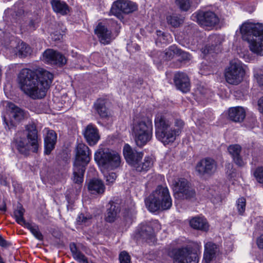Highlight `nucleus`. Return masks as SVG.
<instances>
[{
	"mask_svg": "<svg viewBox=\"0 0 263 263\" xmlns=\"http://www.w3.org/2000/svg\"><path fill=\"white\" fill-rule=\"evenodd\" d=\"M153 165V159L150 157H145L142 162L140 163L138 162L134 167L138 172H146L152 167Z\"/></svg>",
	"mask_w": 263,
	"mask_h": 263,
	"instance_id": "2f4dec72",
	"label": "nucleus"
},
{
	"mask_svg": "<svg viewBox=\"0 0 263 263\" xmlns=\"http://www.w3.org/2000/svg\"><path fill=\"white\" fill-rule=\"evenodd\" d=\"M177 55L179 57L178 60L181 62L189 61L191 60L190 54L187 52L182 51L179 48L178 52L177 53Z\"/></svg>",
	"mask_w": 263,
	"mask_h": 263,
	"instance_id": "37998d69",
	"label": "nucleus"
},
{
	"mask_svg": "<svg viewBox=\"0 0 263 263\" xmlns=\"http://www.w3.org/2000/svg\"><path fill=\"white\" fill-rule=\"evenodd\" d=\"M191 227L194 229L207 231L209 229V224L205 218L201 217H195L190 221Z\"/></svg>",
	"mask_w": 263,
	"mask_h": 263,
	"instance_id": "bb28decb",
	"label": "nucleus"
},
{
	"mask_svg": "<svg viewBox=\"0 0 263 263\" xmlns=\"http://www.w3.org/2000/svg\"><path fill=\"white\" fill-rule=\"evenodd\" d=\"M120 263H131V257L125 251H122L119 256Z\"/></svg>",
	"mask_w": 263,
	"mask_h": 263,
	"instance_id": "c03bdc74",
	"label": "nucleus"
},
{
	"mask_svg": "<svg viewBox=\"0 0 263 263\" xmlns=\"http://www.w3.org/2000/svg\"><path fill=\"white\" fill-rule=\"evenodd\" d=\"M211 194L212 197H213L215 195V194H213V193H211Z\"/></svg>",
	"mask_w": 263,
	"mask_h": 263,
	"instance_id": "052dcab7",
	"label": "nucleus"
},
{
	"mask_svg": "<svg viewBox=\"0 0 263 263\" xmlns=\"http://www.w3.org/2000/svg\"><path fill=\"white\" fill-rule=\"evenodd\" d=\"M241 150V147L237 144L232 145L228 147V151L233 158L234 162L239 166L244 165V162L240 156Z\"/></svg>",
	"mask_w": 263,
	"mask_h": 263,
	"instance_id": "c85d7f7f",
	"label": "nucleus"
},
{
	"mask_svg": "<svg viewBox=\"0 0 263 263\" xmlns=\"http://www.w3.org/2000/svg\"><path fill=\"white\" fill-rule=\"evenodd\" d=\"M120 212V205L112 201H110L106 205V211L105 214V221L109 223L114 222Z\"/></svg>",
	"mask_w": 263,
	"mask_h": 263,
	"instance_id": "6ab92c4d",
	"label": "nucleus"
},
{
	"mask_svg": "<svg viewBox=\"0 0 263 263\" xmlns=\"http://www.w3.org/2000/svg\"><path fill=\"white\" fill-rule=\"evenodd\" d=\"M43 61L47 64L60 67L64 65L67 62V59L63 54L52 49H48L44 52Z\"/></svg>",
	"mask_w": 263,
	"mask_h": 263,
	"instance_id": "4468645a",
	"label": "nucleus"
},
{
	"mask_svg": "<svg viewBox=\"0 0 263 263\" xmlns=\"http://www.w3.org/2000/svg\"><path fill=\"white\" fill-rule=\"evenodd\" d=\"M177 88L183 92H187L190 89V83L187 76L183 72L176 73L174 78Z\"/></svg>",
	"mask_w": 263,
	"mask_h": 263,
	"instance_id": "a211bd4d",
	"label": "nucleus"
},
{
	"mask_svg": "<svg viewBox=\"0 0 263 263\" xmlns=\"http://www.w3.org/2000/svg\"><path fill=\"white\" fill-rule=\"evenodd\" d=\"M254 176L257 182L263 184V167H257L254 172Z\"/></svg>",
	"mask_w": 263,
	"mask_h": 263,
	"instance_id": "79ce46f5",
	"label": "nucleus"
},
{
	"mask_svg": "<svg viewBox=\"0 0 263 263\" xmlns=\"http://www.w3.org/2000/svg\"><path fill=\"white\" fill-rule=\"evenodd\" d=\"M258 106L259 110L263 114V96L258 100Z\"/></svg>",
	"mask_w": 263,
	"mask_h": 263,
	"instance_id": "864d4df0",
	"label": "nucleus"
},
{
	"mask_svg": "<svg viewBox=\"0 0 263 263\" xmlns=\"http://www.w3.org/2000/svg\"><path fill=\"white\" fill-rule=\"evenodd\" d=\"M217 168V163L213 158L206 157L197 162L195 170L200 177H210L214 175Z\"/></svg>",
	"mask_w": 263,
	"mask_h": 263,
	"instance_id": "9b49d317",
	"label": "nucleus"
},
{
	"mask_svg": "<svg viewBox=\"0 0 263 263\" xmlns=\"http://www.w3.org/2000/svg\"><path fill=\"white\" fill-rule=\"evenodd\" d=\"M193 16L196 18L197 22L200 25L206 27L214 26L219 21L218 17L212 11H201Z\"/></svg>",
	"mask_w": 263,
	"mask_h": 263,
	"instance_id": "2eb2a0df",
	"label": "nucleus"
},
{
	"mask_svg": "<svg viewBox=\"0 0 263 263\" xmlns=\"http://www.w3.org/2000/svg\"><path fill=\"white\" fill-rule=\"evenodd\" d=\"M83 133L87 142L90 146L95 145L100 139L98 129L92 124L88 125Z\"/></svg>",
	"mask_w": 263,
	"mask_h": 263,
	"instance_id": "f3484780",
	"label": "nucleus"
},
{
	"mask_svg": "<svg viewBox=\"0 0 263 263\" xmlns=\"http://www.w3.org/2000/svg\"><path fill=\"white\" fill-rule=\"evenodd\" d=\"M104 177L107 184H110L115 181L117 178V175L114 172L106 173L104 175Z\"/></svg>",
	"mask_w": 263,
	"mask_h": 263,
	"instance_id": "49530a36",
	"label": "nucleus"
},
{
	"mask_svg": "<svg viewBox=\"0 0 263 263\" xmlns=\"http://www.w3.org/2000/svg\"><path fill=\"white\" fill-rule=\"evenodd\" d=\"M112 22L114 24L117 25L116 22Z\"/></svg>",
	"mask_w": 263,
	"mask_h": 263,
	"instance_id": "e2e57ef3",
	"label": "nucleus"
},
{
	"mask_svg": "<svg viewBox=\"0 0 263 263\" xmlns=\"http://www.w3.org/2000/svg\"><path fill=\"white\" fill-rule=\"evenodd\" d=\"M53 78L49 71L39 68L35 70L24 68L18 75L21 89L33 99H42L46 96Z\"/></svg>",
	"mask_w": 263,
	"mask_h": 263,
	"instance_id": "f257e3e1",
	"label": "nucleus"
},
{
	"mask_svg": "<svg viewBox=\"0 0 263 263\" xmlns=\"http://www.w3.org/2000/svg\"><path fill=\"white\" fill-rule=\"evenodd\" d=\"M175 197L180 199H191L195 197V191L189 186V183L184 178H177L173 182Z\"/></svg>",
	"mask_w": 263,
	"mask_h": 263,
	"instance_id": "9d476101",
	"label": "nucleus"
},
{
	"mask_svg": "<svg viewBox=\"0 0 263 263\" xmlns=\"http://www.w3.org/2000/svg\"><path fill=\"white\" fill-rule=\"evenodd\" d=\"M245 71L242 63L236 60L231 61L226 69L224 76L226 81L232 85H238L243 80Z\"/></svg>",
	"mask_w": 263,
	"mask_h": 263,
	"instance_id": "1a4fd4ad",
	"label": "nucleus"
},
{
	"mask_svg": "<svg viewBox=\"0 0 263 263\" xmlns=\"http://www.w3.org/2000/svg\"><path fill=\"white\" fill-rule=\"evenodd\" d=\"M31 48L26 43L22 42L13 48L12 52L20 58H25L31 54Z\"/></svg>",
	"mask_w": 263,
	"mask_h": 263,
	"instance_id": "c756f323",
	"label": "nucleus"
},
{
	"mask_svg": "<svg viewBox=\"0 0 263 263\" xmlns=\"http://www.w3.org/2000/svg\"><path fill=\"white\" fill-rule=\"evenodd\" d=\"M94 105L96 110L101 118H106L108 117V111L105 106L104 100L98 99Z\"/></svg>",
	"mask_w": 263,
	"mask_h": 263,
	"instance_id": "473e14b6",
	"label": "nucleus"
},
{
	"mask_svg": "<svg viewBox=\"0 0 263 263\" xmlns=\"http://www.w3.org/2000/svg\"><path fill=\"white\" fill-rule=\"evenodd\" d=\"M156 34L157 36L156 41V43L159 42L162 44H166L171 42V37L170 34L165 33L160 30H157Z\"/></svg>",
	"mask_w": 263,
	"mask_h": 263,
	"instance_id": "58836bf2",
	"label": "nucleus"
},
{
	"mask_svg": "<svg viewBox=\"0 0 263 263\" xmlns=\"http://www.w3.org/2000/svg\"><path fill=\"white\" fill-rule=\"evenodd\" d=\"M41 143L36 125L30 124L26 126L24 132L16 134L12 144L20 153L28 155L30 152L36 153Z\"/></svg>",
	"mask_w": 263,
	"mask_h": 263,
	"instance_id": "f03ea898",
	"label": "nucleus"
},
{
	"mask_svg": "<svg viewBox=\"0 0 263 263\" xmlns=\"http://www.w3.org/2000/svg\"><path fill=\"white\" fill-rule=\"evenodd\" d=\"M57 134L53 130H48L47 135L44 139V153L49 155L54 149L57 141Z\"/></svg>",
	"mask_w": 263,
	"mask_h": 263,
	"instance_id": "b1692460",
	"label": "nucleus"
},
{
	"mask_svg": "<svg viewBox=\"0 0 263 263\" xmlns=\"http://www.w3.org/2000/svg\"><path fill=\"white\" fill-rule=\"evenodd\" d=\"M137 235L146 241H153L155 235L152 223L149 222L141 224L137 230Z\"/></svg>",
	"mask_w": 263,
	"mask_h": 263,
	"instance_id": "412c9836",
	"label": "nucleus"
},
{
	"mask_svg": "<svg viewBox=\"0 0 263 263\" xmlns=\"http://www.w3.org/2000/svg\"><path fill=\"white\" fill-rule=\"evenodd\" d=\"M131 129L136 144L139 147H143L152 138L153 123L148 118L134 120Z\"/></svg>",
	"mask_w": 263,
	"mask_h": 263,
	"instance_id": "0eeeda50",
	"label": "nucleus"
},
{
	"mask_svg": "<svg viewBox=\"0 0 263 263\" xmlns=\"http://www.w3.org/2000/svg\"><path fill=\"white\" fill-rule=\"evenodd\" d=\"M228 117L235 122H241L246 117V111L242 107H231L229 110Z\"/></svg>",
	"mask_w": 263,
	"mask_h": 263,
	"instance_id": "a878e982",
	"label": "nucleus"
},
{
	"mask_svg": "<svg viewBox=\"0 0 263 263\" xmlns=\"http://www.w3.org/2000/svg\"><path fill=\"white\" fill-rule=\"evenodd\" d=\"M175 4L181 11L186 12L189 11L192 5V0H175Z\"/></svg>",
	"mask_w": 263,
	"mask_h": 263,
	"instance_id": "4c0bfd02",
	"label": "nucleus"
},
{
	"mask_svg": "<svg viewBox=\"0 0 263 263\" xmlns=\"http://www.w3.org/2000/svg\"><path fill=\"white\" fill-rule=\"evenodd\" d=\"M91 152L84 143H79L76 147V158L73 163L72 180L80 185L83 181L86 167L91 159Z\"/></svg>",
	"mask_w": 263,
	"mask_h": 263,
	"instance_id": "423d86ee",
	"label": "nucleus"
},
{
	"mask_svg": "<svg viewBox=\"0 0 263 263\" xmlns=\"http://www.w3.org/2000/svg\"><path fill=\"white\" fill-rule=\"evenodd\" d=\"M200 1V0H196V3L198 4Z\"/></svg>",
	"mask_w": 263,
	"mask_h": 263,
	"instance_id": "bf43d9fd",
	"label": "nucleus"
},
{
	"mask_svg": "<svg viewBox=\"0 0 263 263\" xmlns=\"http://www.w3.org/2000/svg\"><path fill=\"white\" fill-rule=\"evenodd\" d=\"M254 77L260 86H263V73L259 68L254 71Z\"/></svg>",
	"mask_w": 263,
	"mask_h": 263,
	"instance_id": "a19ab883",
	"label": "nucleus"
},
{
	"mask_svg": "<svg viewBox=\"0 0 263 263\" xmlns=\"http://www.w3.org/2000/svg\"><path fill=\"white\" fill-rule=\"evenodd\" d=\"M261 229H262V230H263V227H261Z\"/></svg>",
	"mask_w": 263,
	"mask_h": 263,
	"instance_id": "69168bd1",
	"label": "nucleus"
},
{
	"mask_svg": "<svg viewBox=\"0 0 263 263\" xmlns=\"http://www.w3.org/2000/svg\"><path fill=\"white\" fill-rule=\"evenodd\" d=\"M71 252L72 253V256L73 258L76 257V254L77 253H80V251L78 250L76 246L75 245H73V247H70Z\"/></svg>",
	"mask_w": 263,
	"mask_h": 263,
	"instance_id": "6e6d98bb",
	"label": "nucleus"
},
{
	"mask_svg": "<svg viewBox=\"0 0 263 263\" xmlns=\"http://www.w3.org/2000/svg\"><path fill=\"white\" fill-rule=\"evenodd\" d=\"M137 9V4L129 0H117L112 4L110 12L119 19L123 18L122 13L128 14Z\"/></svg>",
	"mask_w": 263,
	"mask_h": 263,
	"instance_id": "f8f14e48",
	"label": "nucleus"
},
{
	"mask_svg": "<svg viewBox=\"0 0 263 263\" xmlns=\"http://www.w3.org/2000/svg\"><path fill=\"white\" fill-rule=\"evenodd\" d=\"M29 26L31 30H34L35 29V24L34 23V22L33 21H30Z\"/></svg>",
	"mask_w": 263,
	"mask_h": 263,
	"instance_id": "4d7b16f0",
	"label": "nucleus"
},
{
	"mask_svg": "<svg viewBox=\"0 0 263 263\" xmlns=\"http://www.w3.org/2000/svg\"><path fill=\"white\" fill-rule=\"evenodd\" d=\"M0 263H4L3 261V259H2V260L0 261Z\"/></svg>",
	"mask_w": 263,
	"mask_h": 263,
	"instance_id": "680f3d73",
	"label": "nucleus"
},
{
	"mask_svg": "<svg viewBox=\"0 0 263 263\" xmlns=\"http://www.w3.org/2000/svg\"><path fill=\"white\" fill-rule=\"evenodd\" d=\"M240 29L243 40L249 43L250 50L263 55V25L246 22Z\"/></svg>",
	"mask_w": 263,
	"mask_h": 263,
	"instance_id": "7ed1b4c3",
	"label": "nucleus"
},
{
	"mask_svg": "<svg viewBox=\"0 0 263 263\" xmlns=\"http://www.w3.org/2000/svg\"><path fill=\"white\" fill-rule=\"evenodd\" d=\"M0 210L3 211H5L6 210V205H4L2 208H1Z\"/></svg>",
	"mask_w": 263,
	"mask_h": 263,
	"instance_id": "13d9d810",
	"label": "nucleus"
},
{
	"mask_svg": "<svg viewBox=\"0 0 263 263\" xmlns=\"http://www.w3.org/2000/svg\"><path fill=\"white\" fill-rule=\"evenodd\" d=\"M257 244L259 248L263 249V234L261 235L257 239Z\"/></svg>",
	"mask_w": 263,
	"mask_h": 263,
	"instance_id": "603ef678",
	"label": "nucleus"
},
{
	"mask_svg": "<svg viewBox=\"0 0 263 263\" xmlns=\"http://www.w3.org/2000/svg\"><path fill=\"white\" fill-rule=\"evenodd\" d=\"M175 263H198L199 257L197 253L191 248H182L175 251Z\"/></svg>",
	"mask_w": 263,
	"mask_h": 263,
	"instance_id": "ddd939ff",
	"label": "nucleus"
},
{
	"mask_svg": "<svg viewBox=\"0 0 263 263\" xmlns=\"http://www.w3.org/2000/svg\"><path fill=\"white\" fill-rule=\"evenodd\" d=\"M179 51V48L173 45L170 46L167 50H166V52L164 54L161 52H157V54L159 55H161L162 57L165 56L166 60H170L173 58L175 54L177 55V52Z\"/></svg>",
	"mask_w": 263,
	"mask_h": 263,
	"instance_id": "e433bc0d",
	"label": "nucleus"
},
{
	"mask_svg": "<svg viewBox=\"0 0 263 263\" xmlns=\"http://www.w3.org/2000/svg\"><path fill=\"white\" fill-rule=\"evenodd\" d=\"M155 125L156 137L164 145L173 143L179 135V129L175 130L172 126V122L162 114L156 115Z\"/></svg>",
	"mask_w": 263,
	"mask_h": 263,
	"instance_id": "39448f33",
	"label": "nucleus"
},
{
	"mask_svg": "<svg viewBox=\"0 0 263 263\" xmlns=\"http://www.w3.org/2000/svg\"><path fill=\"white\" fill-rule=\"evenodd\" d=\"M166 21L167 23L174 27H178L183 24L184 18L180 15L173 14L167 16Z\"/></svg>",
	"mask_w": 263,
	"mask_h": 263,
	"instance_id": "72a5a7b5",
	"label": "nucleus"
},
{
	"mask_svg": "<svg viewBox=\"0 0 263 263\" xmlns=\"http://www.w3.org/2000/svg\"><path fill=\"white\" fill-rule=\"evenodd\" d=\"M25 212L24 209L22 206H17V209L14 210L13 214L16 221L20 224L26 225V222L24 218V214Z\"/></svg>",
	"mask_w": 263,
	"mask_h": 263,
	"instance_id": "f704fd0d",
	"label": "nucleus"
},
{
	"mask_svg": "<svg viewBox=\"0 0 263 263\" xmlns=\"http://www.w3.org/2000/svg\"><path fill=\"white\" fill-rule=\"evenodd\" d=\"M184 125V122L180 119H176L175 122V126L177 127L175 128V130L179 129V134L181 132V129L183 128Z\"/></svg>",
	"mask_w": 263,
	"mask_h": 263,
	"instance_id": "09e8293b",
	"label": "nucleus"
},
{
	"mask_svg": "<svg viewBox=\"0 0 263 263\" xmlns=\"http://www.w3.org/2000/svg\"><path fill=\"white\" fill-rule=\"evenodd\" d=\"M226 168L227 170L226 173L229 176H232L233 173H234V170H232L233 165L230 163H228L226 165Z\"/></svg>",
	"mask_w": 263,
	"mask_h": 263,
	"instance_id": "3c124183",
	"label": "nucleus"
},
{
	"mask_svg": "<svg viewBox=\"0 0 263 263\" xmlns=\"http://www.w3.org/2000/svg\"><path fill=\"white\" fill-rule=\"evenodd\" d=\"M95 32L100 39L101 43L104 44H109L111 40V32L102 23H99Z\"/></svg>",
	"mask_w": 263,
	"mask_h": 263,
	"instance_id": "4be33fe9",
	"label": "nucleus"
},
{
	"mask_svg": "<svg viewBox=\"0 0 263 263\" xmlns=\"http://www.w3.org/2000/svg\"><path fill=\"white\" fill-rule=\"evenodd\" d=\"M25 227L30 230L33 236L38 240H42L43 239V236L41 232L40 231L39 227L35 224H32L27 223L26 224Z\"/></svg>",
	"mask_w": 263,
	"mask_h": 263,
	"instance_id": "c9c22d12",
	"label": "nucleus"
},
{
	"mask_svg": "<svg viewBox=\"0 0 263 263\" xmlns=\"http://www.w3.org/2000/svg\"><path fill=\"white\" fill-rule=\"evenodd\" d=\"M219 248L217 245L208 242L204 246L203 259L206 263H210L218 255Z\"/></svg>",
	"mask_w": 263,
	"mask_h": 263,
	"instance_id": "aec40b11",
	"label": "nucleus"
},
{
	"mask_svg": "<svg viewBox=\"0 0 263 263\" xmlns=\"http://www.w3.org/2000/svg\"><path fill=\"white\" fill-rule=\"evenodd\" d=\"M74 258L81 263H88L87 257L81 252L77 253Z\"/></svg>",
	"mask_w": 263,
	"mask_h": 263,
	"instance_id": "de8ad7c7",
	"label": "nucleus"
},
{
	"mask_svg": "<svg viewBox=\"0 0 263 263\" xmlns=\"http://www.w3.org/2000/svg\"><path fill=\"white\" fill-rule=\"evenodd\" d=\"M89 191L92 194H102L105 191V186L103 182L99 179H92L88 185Z\"/></svg>",
	"mask_w": 263,
	"mask_h": 263,
	"instance_id": "cd10ccee",
	"label": "nucleus"
},
{
	"mask_svg": "<svg viewBox=\"0 0 263 263\" xmlns=\"http://www.w3.org/2000/svg\"><path fill=\"white\" fill-rule=\"evenodd\" d=\"M145 203L148 210L151 212L170 209L172 205V199L167 187L158 185L145 198Z\"/></svg>",
	"mask_w": 263,
	"mask_h": 263,
	"instance_id": "20e7f679",
	"label": "nucleus"
},
{
	"mask_svg": "<svg viewBox=\"0 0 263 263\" xmlns=\"http://www.w3.org/2000/svg\"><path fill=\"white\" fill-rule=\"evenodd\" d=\"M237 208L239 214L242 215L245 212L246 208V199L244 198H240L238 199Z\"/></svg>",
	"mask_w": 263,
	"mask_h": 263,
	"instance_id": "a18cd8bd",
	"label": "nucleus"
},
{
	"mask_svg": "<svg viewBox=\"0 0 263 263\" xmlns=\"http://www.w3.org/2000/svg\"><path fill=\"white\" fill-rule=\"evenodd\" d=\"M92 216L90 215H85L84 214H80L77 218V222L79 224H88Z\"/></svg>",
	"mask_w": 263,
	"mask_h": 263,
	"instance_id": "ea45409f",
	"label": "nucleus"
},
{
	"mask_svg": "<svg viewBox=\"0 0 263 263\" xmlns=\"http://www.w3.org/2000/svg\"><path fill=\"white\" fill-rule=\"evenodd\" d=\"M154 62H157V61L155 59H154Z\"/></svg>",
	"mask_w": 263,
	"mask_h": 263,
	"instance_id": "0e129e2a",
	"label": "nucleus"
},
{
	"mask_svg": "<svg viewBox=\"0 0 263 263\" xmlns=\"http://www.w3.org/2000/svg\"><path fill=\"white\" fill-rule=\"evenodd\" d=\"M0 183L1 184L7 186L8 185V182L6 175L0 174Z\"/></svg>",
	"mask_w": 263,
	"mask_h": 263,
	"instance_id": "8fccbe9b",
	"label": "nucleus"
},
{
	"mask_svg": "<svg viewBox=\"0 0 263 263\" xmlns=\"http://www.w3.org/2000/svg\"><path fill=\"white\" fill-rule=\"evenodd\" d=\"M8 246H9V243L0 235V246L6 247Z\"/></svg>",
	"mask_w": 263,
	"mask_h": 263,
	"instance_id": "5fc2aeb1",
	"label": "nucleus"
},
{
	"mask_svg": "<svg viewBox=\"0 0 263 263\" xmlns=\"http://www.w3.org/2000/svg\"><path fill=\"white\" fill-rule=\"evenodd\" d=\"M210 44L206 45L204 52L207 50V53L217 52L219 50V45L223 41L222 36L220 35L213 34L209 37Z\"/></svg>",
	"mask_w": 263,
	"mask_h": 263,
	"instance_id": "393cba45",
	"label": "nucleus"
},
{
	"mask_svg": "<svg viewBox=\"0 0 263 263\" xmlns=\"http://www.w3.org/2000/svg\"><path fill=\"white\" fill-rule=\"evenodd\" d=\"M123 153L126 162L134 167L139 162L143 156V153L137 152L128 144L124 145Z\"/></svg>",
	"mask_w": 263,
	"mask_h": 263,
	"instance_id": "dca6fc26",
	"label": "nucleus"
},
{
	"mask_svg": "<svg viewBox=\"0 0 263 263\" xmlns=\"http://www.w3.org/2000/svg\"><path fill=\"white\" fill-rule=\"evenodd\" d=\"M9 116L16 122H20L27 118V114L22 108L12 103L8 104Z\"/></svg>",
	"mask_w": 263,
	"mask_h": 263,
	"instance_id": "5701e85b",
	"label": "nucleus"
},
{
	"mask_svg": "<svg viewBox=\"0 0 263 263\" xmlns=\"http://www.w3.org/2000/svg\"><path fill=\"white\" fill-rule=\"evenodd\" d=\"M95 160L100 167L115 169L120 166L121 158L119 154L108 148H99L95 154Z\"/></svg>",
	"mask_w": 263,
	"mask_h": 263,
	"instance_id": "6e6552de",
	"label": "nucleus"
},
{
	"mask_svg": "<svg viewBox=\"0 0 263 263\" xmlns=\"http://www.w3.org/2000/svg\"><path fill=\"white\" fill-rule=\"evenodd\" d=\"M51 4L53 11L61 15H66L69 11V7L67 4L61 0H52Z\"/></svg>",
	"mask_w": 263,
	"mask_h": 263,
	"instance_id": "7c9ffc66",
	"label": "nucleus"
}]
</instances>
